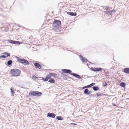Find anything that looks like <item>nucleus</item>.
<instances>
[{"label": "nucleus", "mask_w": 129, "mask_h": 129, "mask_svg": "<svg viewBox=\"0 0 129 129\" xmlns=\"http://www.w3.org/2000/svg\"><path fill=\"white\" fill-rule=\"evenodd\" d=\"M84 93L87 95H89L90 93H92V92H90V91L88 90L87 88L85 89L84 90Z\"/></svg>", "instance_id": "f8f14e48"}, {"label": "nucleus", "mask_w": 129, "mask_h": 129, "mask_svg": "<svg viewBox=\"0 0 129 129\" xmlns=\"http://www.w3.org/2000/svg\"><path fill=\"white\" fill-rule=\"evenodd\" d=\"M86 88V86L83 87L82 88V89H85V88Z\"/></svg>", "instance_id": "72a5a7b5"}, {"label": "nucleus", "mask_w": 129, "mask_h": 129, "mask_svg": "<svg viewBox=\"0 0 129 129\" xmlns=\"http://www.w3.org/2000/svg\"><path fill=\"white\" fill-rule=\"evenodd\" d=\"M2 54L5 55H7V57H8V56H10V53H8L7 52H4L3 53H2Z\"/></svg>", "instance_id": "f3484780"}, {"label": "nucleus", "mask_w": 129, "mask_h": 129, "mask_svg": "<svg viewBox=\"0 0 129 129\" xmlns=\"http://www.w3.org/2000/svg\"><path fill=\"white\" fill-rule=\"evenodd\" d=\"M126 85V84L125 83L123 82H122L120 84V86L122 87H124Z\"/></svg>", "instance_id": "aec40b11"}, {"label": "nucleus", "mask_w": 129, "mask_h": 129, "mask_svg": "<svg viewBox=\"0 0 129 129\" xmlns=\"http://www.w3.org/2000/svg\"><path fill=\"white\" fill-rule=\"evenodd\" d=\"M92 88L94 91H97L99 90V88L97 86H94Z\"/></svg>", "instance_id": "a211bd4d"}, {"label": "nucleus", "mask_w": 129, "mask_h": 129, "mask_svg": "<svg viewBox=\"0 0 129 129\" xmlns=\"http://www.w3.org/2000/svg\"><path fill=\"white\" fill-rule=\"evenodd\" d=\"M21 43H22L20 42L19 41H16V44L17 45H19Z\"/></svg>", "instance_id": "bb28decb"}, {"label": "nucleus", "mask_w": 129, "mask_h": 129, "mask_svg": "<svg viewBox=\"0 0 129 129\" xmlns=\"http://www.w3.org/2000/svg\"><path fill=\"white\" fill-rule=\"evenodd\" d=\"M79 57H80V59L81 60V61H83V62H85L86 63H87L85 61V59L83 57L80 55H79Z\"/></svg>", "instance_id": "dca6fc26"}, {"label": "nucleus", "mask_w": 129, "mask_h": 129, "mask_svg": "<svg viewBox=\"0 0 129 129\" xmlns=\"http://www.w3.org/2000/svg\"><path fill=\"white\" fill-rule=\"evenodd\" d=\"M91 70L92 71H93L94 72H98L99 71H101V70H104L105 71V69H103L102 68H92V67L91 68Z\"/></svg>", "instance_id": "39448f33"}, {"label": "nucleus", "mask_w": 129, "mask_h": 129, "mask_svg": "<svg viewBox=\"0 0 129 129\" xmlns=\"http://www.w3.org/2000/svg\"><path fill=\"white\" fill-rule=\"evenodd\" d=\"M37 78V77L36 76H33L32 77V78L33 79H36V78Z\"/></svg>", "instance_id": "cd10ccee"}, {"label": "nucleus", "mask_w": 129, "mask_h": 129, "mask_svg": "<svg viewBox=\"0 0 129 129\" xmlns=\"http://www.w3.org/2000/svg\"><path fill=\"white\" fill-rule=\"evenodd\" d=\"M51 77V76H49V75H47L46 76V78H42V80L44 81H47L48 79H49Z\"/></svg>", "instance_id": "9b49d317"}, {"label": "nucleus", "mask_w": 129, "mask_h": 129, "mask_svg": "<svg viewBox=\"0 0 129 129\" xmlns=\"http://www.w3.org/2000/svg\"><path fill=\"white\" fill-rule=\"evenodd\" d=\"M8 41L9 43L13 44V42H14V40H8Z\"/></svg>", "instance_id": "b1692460"}, {"label": "nucleus", "mask_w": 129, "mask_h": 129, "mask_svg": "<svg viewBox=\"0 0 129 129\" xmlns=\"http://www.w3.org/2000/svg\"><path fill=\"white\" fill-rule=\"evenodd\" d=\"M12 63V61L11 60H10L8 61L7 64L8 66L10 65Z\"/></svg>", "instance_id": "412c9836"}, {"label": "nucleus", "mask_w": 129, "mask_h": 129, "mask_svg": "<svg viewBox=\"0 0 129 129\" xmlns=\"http://www.w3.org/2000/svg\"><path fill=\"white\" fill-rule=\"evenodd\" d=\"M55 80L51 78V77L49 79L48 82L50 83H54L55 82Z\"/></svg>", "instance_id": "4468645a"}, {"label": "nucleus", "mask_w": 129, "mask_h": 129, "mask_svg": "<svg viewBox=\"0 0 129 129\" xmlns=\"http://www.w3.org/2000/svg\"><path fill=\"white\" fill-rule=\"evenodd\" d=\"M56 116L55 114L53 113H48L47 114V117H49L52 118H55Z\"/></svg>", "instance_id": "423d86ee"}, {"label": "nucleus", "mask_w": 129, "mask_h": 129, "mask_svg": "<svg viewBox=\"0 0 129 129\" xmlns=\"http://www.w3.org/2000/svg\"><path fill=\"white\" fill-rule=\"evenodd\" d=\"M17 58V61L19 63H21L24 65H28L29 63V62L26 60L22 58H20L19 57L16 56Z\"/></svg>", "instance_id": "7ed1b4c3"}, {"label": "nucleus", "mask_w": 129, "mask_h": 129, "mask_svg": "<svg viewBox=\"0 0 129 129\" xmlns=\"http://www.w3.org/2000/svg\"><path fill=\"white\" fill-rule=\"evenodd\" d=\"M56 119L58 120H62L63 119L62 117L61 116H56Z\"/></svg>", "instance_id": "6ab92c4d"}, {"label": "nucleus", "mask_w": 129, "mask_h": 129, "mask_svg": "<svg viewBox=\"0 0 129 129\" xmlns=\"http://www.w3.org/2000/svg\"><path fill=\"white\" fill-rule=\"evenodd\" d=\"M7 57V56H6L4 55H2L1 56H0V58H5Z\"/></svg>", "instance_id": "393cba45"}, {"label": "nucleus", "mask_w": 129, "mask_h": 129, "mask_svg": "<svg viewBox=\"0 0 129 129\" xmlns=\"http://www.w3.org/2000/svg\"><path fill=\"white\" fill-rule=\"evenodd\" d=\"M95 84V83H93L90 84V86L91 87L92 86L94 85Z\"/></svg>", "instance_id": "a878e982"}, {"label": "nucleus", "mask_w": 129, "mask_h": 129, "mask_svg": "<svg viewBox=\"0 0 129 129\" xmlns=\"http://www.w3.org/2000/svg\"><path fill=\"white\" fill-rule=\"evenodd\" d=\"M66 12L67 14L72 16H76L77 15V13L75 12Z\"/></svg>", "instance_id": "1a4fd4ad"}, {"label": "nucleus", "mask_w": 129, "mask_h": 129, "mask_svg": "<svg viewBox=\"0 0 129 129\" xmlns=\"http://www.w3.org/2000/svg\"><path fill=\"white\" fill-rule=\"evenodd\" d=\"M71 75L79 79H81V78L80 76L78 74H77L74 73H72V74H71Z\"/></svg>", "instance_id": "9d476101"}, {"label": "nucleus", "mask_w": 129, "mask_h": 129, "mask_svg": "<svg viewBox=\"0 0 129 129\" xmlns=\"http://www.w3.org/2000/svg\"><path fill=\"white\" fill-rule=\"evenodd\" d=\"M29 94L30 95L39 97L42 95V93L39 91H32L30 92Z\"/></svg>", "instance_id": "20e7f679"}, {"label": "nucleus", "mask_w": 129, "mask_h": 129, "mask_svg": "<svg viewBox=\"0 0 129 129\" xmlns=\"http://www.w3.org/2000/svg\"><path fill=\"white\" fill-rule=\"evenodd\" d=\"M86 86V88H89V87H91V86H90V85H87V86Z\"/></svg>", "instance_id": "2f4dec72"}, {"label": "nucleus", "mask_w": 129, "mask_h": 129, "mask_svg": "<svg viewBox=\"0 0 129 129\" xmlns=\"http://www.w3.org/2000/svg\"><path fill=\"white\" fill-rule=\"evenodd\" d=\"M86 60L88 62H89L90 63H91V62H89V61L86 58Z\"/></svg>", "instance_id": "4c0bfd02"}, {"label": "nucleus", "mask_w": 129, "mask_h": 129, "mask_svg": "<svg viewBox=\"0 0 129 129\" xmlns=\"http://www.w3.org/2000/svg\"><path fill=\"white\" fill-rule=\"evenodd\" d=\"M107 83H105V84L104 85V84H103V86H107Z\"/></svg>", "instance_id": "7c9ffc66"}, {"label": "nucleus", "mask_w": 129, "mask_h": 129, "mask_svg": "<svg viewBox=\"0 0 129 129\" xmlns=\"http://www.w3.org/2000/svg\"><path fill=\"white\" fill-rule=\"evenodd\" d=\"M110 7H107L106 8L107 11H108L110 9Z\"/></svg>", "instance_id": "c756f323"}, {"label": "nucleus", "mask_w": 129, "mask_h": 129, "mask_svg": "<svg viewBox=\"0 0 129 129\" xmlns=\"http://www.w3.org/2000/svg\"><path fill=\"white\" fill-rule=\"evenodd\" d=\"M14 41V42H13V44H16V41Z\"/></svg>", "instance_id": "473e14b6"}, {"label": "nucleus", "mask_w": 129, "mask_h": 129, "mask_svg": "<svg viewBox=\"0 0 129 129\" xmlns=\"http://www.w3.org/2000/svg\"><path fill=\"white\" fill-rule=\"evenodd\" d=\"M90 91V92H92V91Z\"/></svg>", "instance_id": "58836bf2"}, {"label": "nucleus", "mask_w": 129, "mask_h": 129, "mask_svg": "<svg viewBox=\"0 0 129 129\" xmlns=\"http://www.w3.org/2000/svg\"><path fill=\"white\" fill-rule=\"evenodd\" d=\"M61 74H62V73H61ZM63 75H64L63 74Z\"/></svg>", "instance_id": "79ce46f5"}, {"label": "nucleus", "mask_w": 129, "mask_h": 129, "mask_svg": "<svg viewBox=\"0 0 129 129\" xmlns=\"http://www.w3.org/2000/svg\"><path fill=\"white\" fill-rule=\"evenodd\" d=\"M124 72L126 73L129 74V68H126L124 69Z\"/></svg>", "instance_id": "ddd939ff"}, {"label": "nucleus", "mask_w": 129, "mask_h": 129, "mask_svg": "<svg viewBox=\"0 0 129 129\" xmlns=\"http://www.w3.org/2000/svg\"><path fill=\"white\" fill-rule=\"evenodd\" d=\"M111 12H115V10H111Z\"/></svg>", "instance_id": "f704fd0d"}, {"label": "nucleus", "mask_w": 129, "mask_h": 129, "mask_svg": "<svg viewBox=\"0 0 129 129\" xmlns=\"http://www.w3.org/2000/svg\"><path fill=\"white\" fill-rule=\"evenodd\" d=\"M61 21L58 20L54 19L52 25L53 29L57 32L60 31Z\"/></svg>", "instance_id": "f257e3e1"}, {"label": "nucleus", "mask_w": 129, "mask_h": 129, "mask_svg": "<svg viewBox=\"0 0 129 129\" xmlns=\"http://www.w3.org/2000/svg\"><path fill=\"white\" fill-rule=\"evenodd\" d=\"M113 105L114 106H116V104H115L114 103H113Z\"/></svg>", "instance_id": "e433bc0d"}, {"label": "nucleus", "mask_w": 129, "mask_h": 129, "mask_svg": "<svg viewBox=\"0 0 129 129\" xmlns=\"http://www.w3.org/2000/svg\"><path fill=\"white\" fill-rule=\"evenodd\" d=\"M105 7V6H104V7Z\"/></svg>", "instance_id": "a19ab883"}, {"label": "nucleus", "mask_w": 129, "mask_h": 129, "mask_svg": "<svg viewBox=\"0 0 129 129\" xmlns=\"http://www.w3.org/2000/svg\"><path fill=\"white\" fill-rule=\"evenodd\" d=\"M112 12L111 11H108V12L109 14L110 15H111L112 14Z\"/></svg>", "instance_id": "c85d7f7f"}, {"label": "nucleus", "mask_w": 129, "mask_h": 129, "mask_svg": "<svg viewBox=\"0 0 129 129\" xmlns=\"http://www.w3.org/2000/svg\"><path fill=\"white\" fill-rule=\"evenodd\" d=\"M11 73L13 76L17 77L19 76L20 74V71L17 69H13L11 70Z\"/></svg>", "instance_id": "f03ea898"}, {"label": "nucleus", "mask_w": 129, "mask_h": 129, "mask_svg": "<svg viewBox=\"0 0 129 129\" xmlns=\"http://www.w3.org/2000/svg\"><path fill=\"white\" fill-rule=\"evenodd\" d=\"M96 95L98 96H102L103 95V93H100V92H98L96 93Z\"/></svg>", "instance_id": "5701e85b"}, {"label": "nucleus", "mask_w": 129, "mask_h": 129, "mask_svg": "<svg viewBox=\"0 0 129 129\" xmlns=\"http://www.w3.org/2000/svg\"><path fill=\"white\" fill-rule=\"evenodd\" d=\"M11 92L12 94H13L15 93L14 91V89L13 88L11 87L10 88Z\"/></svg>", "instance_id": "4be33fe9"}, {"label": "nucleus", "mask_w": 129, "mask_h": 129, "mask_svg": "<svg viewBox=\"0 0 129 129\" xmlns=\"http://www.w3.org/2000/svg\"><path fill=\"white\" fill-rule=\"evenodd\" d=\"M35 67L38 68L40 69L42 67V66L39 63L37 62H35L34 64Z\"/></svg>", "instance_id": "6e6552de"}, {"label": "nucleus", "mask_w": 129, "mask_h": 129, "mask_svg": "<svg viewBox=\"0 0 129 129\" xmlns=\"http://www.w3.org/2000/svg\"><path fill=\"white\" fill-rule=\"evenodd\" d=\"M62 71L63 73H69L71 75V74H72L71 73L72 72L71 70L69 69H62Z\"/></svg>", "instance_id": "0eeeda50"}, {"label": "nucleus", "mask_w": 129, "mask_h": 129, "mask_svg": "<svg viewBox=\"0 0 129 129\" xmlns=\"http://www.w3.org/2000/svg\"><path fill=\"white\" fill-rule=\"evenodd\" d=\"M91 95H92L93 96H95V95H96V94H91Z\"/></svg>", "instance_id": "c9c22d12"}, {"label": "nucleus", "mask_w": 129, "mask_h": 129, "mask_svg": "<svg viewBox=\"0 0 129 129\" xmlns=\"http://www.w3.org/2000/svg\"><path fill=\"white\" fill-rule=\"evenodd\" d=\"M48 75L50 76H51L55 78H56L57 74L55 73H50Z\"/></svg>", "instance_id": "2eb2a0df"}, {"label": "nucleus", "mask_w": 129, "mask_h": 129, "mask_svg": "<svg viewBox=\"0 0 129 129\" xmlns=\"http://www.w3.org/2000/svg\"><path fill=\"white\" fill-rule=\"evenodd\" d=\"M127 99L129 100V98H127Z\"/></svg>", "instance_id": "ea45409f"}]
</instances>
